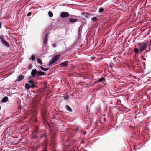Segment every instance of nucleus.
<instances>
[{
    "label": "nucleus",
    "mask_w": 151,
    "mask_h": 151,
    "mask_svg": "<svg viewBox=\"0 0 151 151\" xmlns=\"http://www.w3.org/2000/svg\"><path fill=\"white\" fill-rule=\"evenodd\" d=\"M46 73L42 71H38L37 72V75L38 76H40L42 75H45Z\"/></svg>",
    "instance_id": "9"
},
{
    "label": "nucleus",
    "mask_w": 151,
    "mask_h": 151,
    "mask_svg": "<svg viewBox=\"0 0 151 151\" xmlns=\"http://www.w3.org/2000/svg\"><path fill=\"white\" fill-rule=\"evenodd\" d=\"M8 100V98L7 97H4L2 98L1 101L2 102H6Z\"/></svg>",
    "instance_id": "14"
},
{
    "label": "nucleus",
    "mask_w": 151,
    "mask_h": 151,
    "mask_svg": "<svg viewBox=\"0 0 151 151\" xmlns=\"http://www.w3.org/2000/svg\"><path fill=\"white\" fill-rule=\"evenodd\" d=\"M56 62L57 61L54 58H53L50 61L49 65H51Z\"/></svg>",
    "instance_id": "12"
},
{
    "label": "nucleus",
    "mask_w": 151,
    "mask_h": 151,
    "mask_svg": "<svg viewBox=\"0 0 151 151\" xmlns=\"http://www.w3.org/2000/svg\"><path fill=\"white\" fill-rule=\"evenodd\" d=\"M69 20L70 22L71 23H75L78 21L76 19L72 18H69Z\"/></svg>",
    "instance_id": "13"
},
{
    "label": "nucleus",
    "mask_w": 151,
    "mask_h": 151,
    "mask_svg": "<svg viewBox=\"0 0 151 151\" xmlns=\"http://www.w3.org/2000/svg\"><path fill=\"white\" fill-rule=\"evenodd\" d=\"M24 78V76L22 75H19L17 76V79H16V81L19 82L21 81H22Z\"/></svg>",
    "instance_id": "5"
},
{
    "label": "nucleus",
    "mask_w": 151,
    "mask_h": 151,
    "mask_svg": "<svg viewBox=\"0 0 151 151\" xmlns=\"http://www.w3.org/2000/svg\"><path fill=\"white\" fill-rule=\"evenodd\" d=\"M37 121V120H35V121Z\"/></svg>",
    "instance_id": "37"
},
{
    "label": "nucleus",
    "mask_w": 151,
    "mask_h": 151,
    "mask_svg": "<svg viewBox=\"0 0 151 151\" xmlns=\"http://www.w3.org/2000/svg\"><path fill=\"white\" fill-rule=\"evenodd\" d=\"M48 33H47L46 34V35H45V38H47V37H48Z\"/></svg>",
    "instance_id": "31"
},
{
    "label": "nucleus",
    "mask_w": 151,
    "mask_h": 151,
    "mask_svg": "<svg viewBox=\"0 0 151 151\" xmlns=\"http://www.w3.org/2000/svg\"><path fill=\"white\" fill-rule=\"evenodd\" d=\"M37 72L36 70L34 69L32 70L31 72V75L32 76V78H33L36 74H37Z\"/></svg>",
    "instance_id": "8"
},
{
    "label": "nucleus",
    "mask_w": 151,
    "mask_h": 151,
    "mask_svg": "<svg viewBox=\"0 0 151 151\" xmlns=\"http://www.w3.org/2000/svg\"><path fill=\"white\" fill-rule=\"evenodd\" d=\"M56 46V45L55 44H54L52 45V47H55Z\"/></svg>",
    "instance_id": "34"
},
{
    "label": "nucleus",
    "mask_w": 151,
    "mask_h": 151,
    "mask_svg": "<svg viewBox=\"0 0 151 151\" xmlns=\"http://www.w3.org/2000/svg\"><path fill=\"white\" fill-rule=\"evenodd\" d=\"M97 17H94L91 18V20L93 21H96L97 20Z\"/></svg>",
    "instance_id": "27"
},
{
    "label": "nucleus",
    "mask_w": 151,
    "mask_h": 151,
    "mask_svg": "<svg viewBox=\"0 0 151 151\" xmlns=\"http://www.w3.org/2000/svg\"><path fill=\"white\" fill-rule=\"evenodd\" d=\"M68 63V61H67L63 62L60 64V66L63 67L67 66Z\"/></svg>",
    "instance_id": "6"
},
{
    "label": "nucleus",
    "mask_w": 151,
    "mask_h": 151,
    "mask_svg": "<svg viewBox=\"0 0 151 151\" xmlns=\"http://www.w3.org/2000/svg\"><path fill=\"white\" fill-rule=\"evenodd\" d=\"M2 24V23L1 22H0V28H1V26Z\"/></svg>",
    "instance_id": "35"
},
{
    "label": "nucleus",
    "mask_w": 151,
    "mask_h": 151,
    "mask_svg": "<svg viewBox=\"0 0 151 151\" xmlns=\"http://www.w3.org/2000/svg\"><path fill=\"white\" fill-rule=\"evenodd\" d=\"M150 45L151 46V40L150 41Z\"/></svg>",
    "instance_id": "36"
},
{
    "label": "nucleus",
    "mask_w": 151,
    "mask_h": 151,
    "mask_svg": "<svg viewBox=\"0 0 151 151\" xmlns=\"http://www.w3.org/2000/svg\"><path fill=\"white\" fill-rule=\"evenodd\" d=\"M104 80V78L102 77L101 78H100L98 80V81H97L98 82H101L102 81H103Z\"/></svg>",
    "instance_id": "24"
},
{
    "label": "nucleus",
    "mask_w": 151,
    "mask_h": 151,
    "mask_svg": "<svg viewBox=\"0 0 151 151\" xmlns=\"http://www.w3.org/2000/svg\"><path fill=\"white\" fill-rule=\"evenodd\" d=\"M69 14L66 12H63L61 13L60 17L62 18L67 17L69 15Z\"/></svg>",
    "instance_id": "4"
},
{
    "label": "nucleus",
    "mask_w": 151,
    "mask_h": 151,
    "mask_svg": "<svg viewBox=\"0 0 151 151\" xmlns=\"http://www.w3.org/2000/svg\"><path fill=\"white\" fill-rule=\"evenodd\" d=\"M32 66L31 65H29L28 67V68H29V69H30L31 68H32Z\"/></svg>",
    "instance_id": "33"
},
{
    "label": "nucleus",
    "mask_w": 151,
    "mask_h": 151,
    "mask_svg": "<svg viewBox=\"0 0 151 151\" xmlns=\"http://www.w3.org/2000/svg\"><path fill=\"white\" fill-rule=\"evenodd\" d=\"M29 59L30 60L32 61H34L35 59V58L34 55H32L29 58Z\"/></svg>",
    "instance_id": "21"
},
{
    "label": "nucleus",
    "mask_w": 151,
    "mask_h": 151,
    "mask_svg": "<svg viewBox=\"0 0 151 151\" xmlns=\"http://www.w3.org/2000/svg\"><path fill=\"white\" fill-rule=\"evenodd\" d=\"M137 45L139 46L140 53L142 52L143 50H145L147 48V44L146 42H139L137 43Z\"/></svg>",
    "instance_id": "1"
},
{
    "label": "nucleus",
    "mask_w": 151,
    "mask_h": 151,
    "mask_svg": "<svg viewBox=\"0 0 151 151\" xmlns=\"http://www.w3.org/2000/svg\"><path fill=\"white\" fill-rule=\"evenodd\" d=\"M56 62L57 61L54 58H53L50 61L49 65H51Z\"/></svg>",
    "instance_id": "11"
},
{
    "label": "nucleus",
    "mask_w": 151,
    "mask_h": 151,
    "mask_svg": "<svg viewBox=\"0 0 151 151\" xmlns=\"http://www.w3.org/2000/svg\"><path fill=\"white\" fill-rule=\"evenodd\" d=\"M82 28L81 26H80L78 28V35H81L82 32Z\"/></svg>",
    "instance_id": "16"
},
{
    "label": "nucleus",
    "mask_w": 151,
    "mask_h": 151,
    "mask_svg": "<svg viewBox=\"0 0 151 151\" xmlns=\"http://www.w3.org/2000/svg\"><path fill=\"white\" fill-rule=\"evenodd\" d=\"M48 14L49 16L50 17H52L53 16V14L50 11H49L48 12Z\"/></svg>",
    "instance_id": "23"
},
{
    "label": "nucleus",
    "mask_w": 151,
    "mask_h": 151,
    "mask_svg": "<svg viewBox=\"0 0 151 151\" xmlns=\"http://www.w3.org/2000/svg\"><path fill=\"white\" fill-rule=\"evenodd\" d=\"M66 109L68 111L71 112L72 111V109L68 105H67L65 106Z\"/></svg>",
    "instance_id": "10"
},
{
    "label": "nucleus",
    "mask_w": 151,
    "mask_h": 151,
    "mask_svg": "<svg viewBox=\"0 0 151 151\" xmlns=\"http://www.w3.org/2000/svg\"><path fill=\"white\" fill-rule=\"evenodd\" d=\"M86 13L87 14V15H85V18H87V19L88 18V17L87 15H93V14H88L87 13V12H86Z\"/></svg>",
    "instance_id": "29"
},
{
    "label": "nucleus",
    "mask_w": 151,
    "mask_h": 151,
    "mask_svg": "<svg viewBox=\"0 0 151 151\" xmlns=\"http://www.w3.org/2000/svg\"><path fill=\"white\" fill-rule=\"evenodd\" d=\"M28 79L29 80L28 82L29 83L31 84V88H33L35 87L36 83L32 80L33 78H32L31 76H30L28 78Z\"/></svg>",
    "instance_id": "2"
},
{
    "label": "nucleus",
    "mask_w": 151,
    "mask_h": 151,
    "mask_svg": "<svg viewBox=\"0 0 151 151\" xmlns=\"http://www.w3.org/2000/svg\"><path fill=\"white\" fill-rule=\"evenodd\" d=\"M0 39L2 43L5 46L7 47L9 46V45L8 43L6 41L2 36H0Z\"/></svg>",
    "instance_id": "3"
},
{
    "label": "nucleus",
    "mask_w": 151,
    "mask_h": 151,
    "mask_svg": "<svg viewBox=\"0 0 151 151\" xmlns=\"http://www.w3.org/2000/svg\"><path fill=\"white\" fill-rule=\"evenodd\" d=\"M32 14V13L31 12H29L27 14V16L28 17L30 16Z\"/></svg>",
    "instance_id": "30"
},
{
    "label": "nucleus",
    "mask_w": 151,
    "mask_h": 151,
    "mask_svg": "<svg viewBox=\"0 0 151 151\" xmlns=\"http://www.w3.org/2000/svg\"><path fill=\"white\" fill-rule=\"evenodd\" d=\"M70 96L67 95V96H64V99L65 100H68Z\"/></svg>",
    "instance_id": "26"
},
{
    "label": "nucleus",
    "mask_w": 151,
    "mask_h": 151,
    "mask_svg": "<svg viewBox=\"0 0 151 151\" xmlns=\"http://www.w3.org/2000/svg\"><path fill=\"white\" fill-rule=\"evenodd\" d=\"M25 88L27 89H29L31 88V86L28 83L25 84Z\"/></svg>",
    "instance_id": "17"
},
{
    "label": "nucleus",
    "mask_w": 151,
    "mask_h": 151,
    "mask_svg": "<svg viewBox=\"0 0 151 151\" xmlns=\"http://www.w3.org/2000/svg\"><path fill=\"white\" fill-rule=\"evenodd\" d=\"M77 39L78 41H80L81 39V35H78Z\"/></svg>",
    "instance_id": "28"
},
{
    "label": "nucleus",
    "mask_w": 151,
    "mask_h": 151,
    "mask_svg": "<svg viewBox=\"0 0 151 151\" xmlns=\"http://www.w3.org/2000/svg\"><path fill=\"white\" fill-rule=\"evenodd\" d=\"M37 62L40 65H42L43 64L42 60H40L39 58H37Z\"/></svg>",
    "instance_id": "22"
},
{
    "label": "nucleus",
    "mask_w": 151,
    "mask_h": 151,
    "mask_svg": "<svg viewBox=\"0 0 151 151\" xmlns=\"http://www.w3.org/2000/svg\"><path fill=\"white\" fill-rule=\"evenodd\" d=\"M40 68L41 70L44 71H47L49 69L48 68H44L42 66H40Z\"/></svg>",
    "instance_id": "15"
},
{
    "label": "nucleus",
    "mask_w": 151,
    "mask_h": 151,
    "mask_svg": "<svg viewBox=\"0 0 151 151\" xmlns=\"http://www.w3.org/2000/svg\"><path fill=\"white\" fill-rule=\"evenodd\" d=\"M134 51L136 54H137L139 52V51L137 48H135L134 49Z\"/></svg>",
    "instance_id": "20"
},
{
    "label": "nucleus",
    "mask_w": 151,
    "mask_h": 151,
    "mask_svg": "<svg viewBox=\"0 0 151 151\" xmlns=\"http://www.w3.org/2000/svg\"><path fill=\"white\" fill-rule=\"evenodd\" d=\"M60 56L61 55L60 54H58L55 56L53 58L55 60L57 61Z\"/></svg>",
    "instance_id": "19"
},
{
    "label": "nucleus",
    "mask_w": 151,
    "mask_h": 151,
    "mask_svg": "<svg viewBox=\"0 0 151 151\" xmlns=\"http://www.w3.org/2000/svg\"><path fill=\"white\" fill-rule=\"evenodd\" d=\"M104 11V9L101 7H100L99 8L98 10V12L100 13H102Z\"/></svg>",
    "instance_id": "18"
},
{
    "label": "nucleus",
    "mask_w": 151,
    "mask_h": 151,
    "mask_svg": "<svg viewBox=\"0 0 151 151\" xmlns=\"http://www.w3.org/2000/svg\"><path fill=\"white\" fill-rule=\"evenodd\" d=\"M81 14L83 16H85V13L83 12H82L81 13Z\"/></svg>",
    "instance_id": "32"
},
{
    "label": "nucleus",
    "mask_w": 151,
    "mask_h": 151,
    "mask_svg": "<svg viewBox=\"0 0 151 151\" xmlns=\"http://www.w3.org/2000/svg\"><path fill=\"white\" fill-rule=\"evenodd\" d=\"M70 16L73 17H80V18L78 19V21L80 22H81L82 20H86V19L83 17H80L79 16L71 15Z\"/></svg>",
    "instance_id": "7"
},
{
    "label": "nucleus",
    "mask_w": 151,
    "mask_h": 151,
    "mask_svg": "<svg viewBox=\"0 0 151 151\" xmlns=\"http://www.w3.org/2000/svg\"><path fill=\"white\" fill-rule=\"evenodd\" d=\"M48 42V39L45 38L44 41V44H47Z\"/></svg>",
    "instance_id": "25"
}]
</instances>
